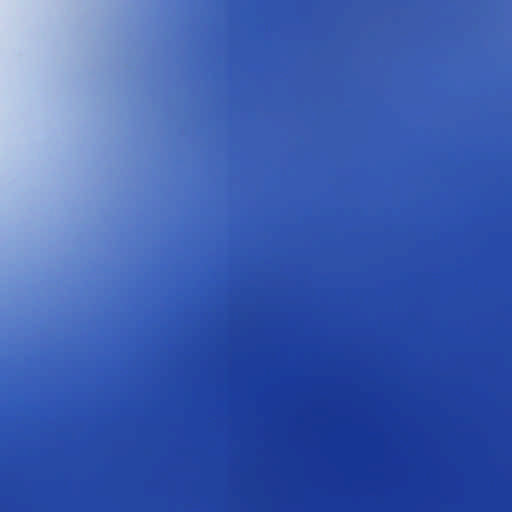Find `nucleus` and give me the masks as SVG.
<instances>
[{
    "instance_id": "1",
    "label": "nucleus",
    "mask_w": 512,
    "mask_h": 512,
    "mask_svg": "<svg viewBox=\"0 0 512 512\" xmlns=\"http://www.w3.org/2000/svg\"><path fill=\"white\" fill-rule=\"evenodd\" d=\"M155 308L152 398V512H160V328Z\"/></svg>"
},
{
    "instance_id": "2",
    "label": "nucleus",
    "mask_w": 512,
    "mask_h": 512,
    "mask_svg": "<svg viewBox=\"0 0 512 512\" xmlns=\"http://www.w3.org/2000/svg\"><path fill=\"white\" fill-rule=\"evenodd\" d=\"M161 403H162V404L164 403V400H163V399L161 400Z\"/></svg>"
}]
</instances>
